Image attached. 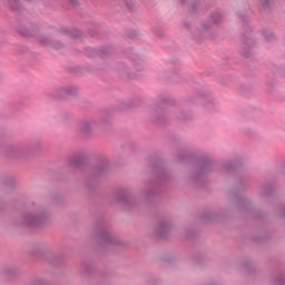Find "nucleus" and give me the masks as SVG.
Returning a JSON list of instances; mask_svg holds the SVG:
<instances>
[{
  "mask_svg": "<svg viewBox=\"0 0 285 285\" xmlns=\"http://www.w3.org/2000/svg\"><path fill=\"white\" fill-rule=\"evenodd\" d=\"M181 1V3H186V0H180Z\"/></svg>",
  "mask_w": 285,
  "mask_h": 285,
  "instance_id": "a211bd4d",
  "label": "nucleus"
},
{
  "mask_svg": "<svg viewBox=\"0 0 285 285\" xmlns=\"http://www.w3.org/2000/svg\"><path fill=\"white\" fill-rule=\"evenodd\" d=\"M242 56L243 57H250V51L246 52V51L243 50L242 51Z\"/></svg>",
  "mask_w": 285,
  "mask_h": 285,
  "instance_id": "ddd939ff",
  "label": "nucleus"
},
{
  "mask_svg": "<svg viewBox=\"0 0 285 285\" xmlns=\"http://www.w3.org/2000/svg\"><path fill=\"white\" fill-rule=\"evenodd\" d=\"M263 10H268L271 8V1L268 0H261Z\"/></svg>",
  "mask_w": 285,
  "mask_h": 285,
  "instance_id": "9b49d317",
  "label": "nucleus"
},
{
  "mask_svg": "<svg viewBox=\"0 0 285 285\" xmlns=\"http://www.w3.org/2000/svg\"><path fill=\"white\" fill-rule=\"evenodd\" d=\"M102 244H117V239L111 234L105 233L101 235Z\"/></svg>",
  "mask_w": 285,
  "mask_h": 285,
  "instance_id": "423d86ee",
  "label": "nucleus"
},
{
  "mask_svg": "<svg viewBox=\"0 0 285 285\" xmlns=\"http://www.w3.org/2000/svg\"><path fill=\"white\" fill-rule=\"evenodd\" d=\"M195 39H208V35H210V26L209 24H200L193 31Z\"/></svg>",
  "mask_w": 285,
  "mask_h": 285,
  "instance_id": "7ed1b4c3",
  "label": "nucleus"
},
{
  "mask_svg": "<svg viewBox=\"0 0 285 285\" xmlns=\"http://www.w3.org/2000/svg\"><path fill=\"white\" fill-rule=\"evenodd\" d=\"M71 3H72V6H75V3H76V0H69Z\"/></svg>",
  "mask_w": 285,
  "mask_h": 285,
  "instance_id": "dca6fc26",
  "label": "nucleus"
},
{
  "mask_svg": "<svg viewBox=\"0 0 285 285\" xmlns=\"http://www.w3.org/2000/svg\"><path fill=\"white\" fill-rule=\"evenodd\" d=\"M38 41L39 43H41L42 46H50V40H48V38L43 37V36H39L38 37Z\"/></svg>",
  "mask_w": 285,
  "mask_h": 285,
  "instance_id": "6e6552de",
  "label": "nucleus"
},
{
  "mask_svg": "<svg viewBox=\"0 0 285 285\" xmlns=\"http://www.w3.org/2000/svg\"><path fill=\"white\" fill-rule=\"evenodd\" d=\"M159 230H166V225H160Z\"/></svg>",
  "mask_w": 285,
  "mask_h": 285,
  "instance_id": "4468645a",
  "label": "nucleus"
},
{
  "mask_svg": "<svg viewBox=\"0 0 285 285\" xmlns=\"http://www.w3.org/2000/svg\"><path fill=\"white\" fill-rule=\"evenodd\" d=\"M31 285H48V283L41 278H36L32 281Z\"/></svg>",
  "mask_w": 285,
  "mask_h": 285,
  "instance_id": "9d476101",
  "label": "nucleus"
},
{
  "mask_svg": "<svg viewBox=\"0 0 285 285\" xmlns=\"http://www.w3.org/2000/svg\"><path fill=\"white\" fill-rule=\"evenodd\" d=\"M63 92H66L67 95H75V92L72 91V88L70 87H66L63 89H61Z\"/></svg>",
  "mask_w": 285,
  "mask_h": 285,
  "instance_id": "f8f14e48",
  "label": "nucleus"
},
{
  "mask_svg": "<svg viewBox=\"0 0 285 285\" xmlns=\"http://www.w3.org/2000/svg\"><path fill=\"white\" fill-rule=\"evenodd\" d=\"M96 126L97 120H82L79 122V130L82 135H90Z\"/></svg>",
  "mask_w": 285,
  "mask_h": 285,
  "instance_id": "20e7f679",
  "label": "nucleus"
},
{
  "mask_svg": "<svg viewBox=\"0 0 285 285\" xmlns=\"http://www.w3.org/2000/svg\"><path fill=\"white\" fill-rule=\"evenodd\" d=\"M39 148V144L30 145L29 148L23 144L10 145L7 147V155L9 157H26L28 150H35Z\"/></svg>",
  "mask_w": 285,
  "mask_h": 285,
  "instance_id": "f257e3e1",
  "label": "nucleus"
},
{
  "mask_svg": "<svg viewBox=\"0 0 285 285\" xmlns=\"http://www.w3.org/2000/svg\"><path fill=\"white\" fill-rule=\"evenodd\" d=\"M19 4H20L19 0H9V6L13 10H17L19 8Z\"/></svg>",
  "mask_w": 285,
  "mask_h": 285,
  "instance_id": "1a4fd4ad",
  "label": "nucleus"
},
{
  "mask_svg": "<svg viewBox=\"0 0 285 285\" xmlns=\"http://www.w3.org/2000/svg\"><path fill=\"white\" fill-rule=\"evenodd\" d=\"M212 20L214 21V23H219L222 21V13L219 12L213 13Z\"/></svg>",
  "mask_w": 285,
  "mask_h": 285,
  "instance_id": "0eeeda50",
  "label": "nucleus"
},
{
  "mask_svg": "<svg viewBox=\"0 0 285 285\" xmlns=\"http://www.w3.org/2000/svg\"><path fill=\"white\" fill-rule=\"evenodd\" d=\"M53 48H61V45L52 43Z\"/></svg>",
  "mask_w": 285,
  "mask_h": 285,
  "instance_id": "2eb2a0df",
  "label": "nucleus"
},
{
  "mask_svg": "<svg viewBox=\"0 0 285 285\" xmlns=\"http://www.w3.org/2000/svg\"><path fill=\"white\" fill-rule=\"evenodd\" d=\"M45 219H46V214L41 212L29 213L22 217V226H31V227L41 226Z\"/></svg>",
  "mask_w": 285,
  "mask_h": 285,
  "instance_id": "f03ea898",
  "label": "nucleus"
},
{
  "mask_svg": "<svg viewBox=\"0 0 285 285\" xmlns=\"http://www.w3.org/2000/svg\"><path fill=\"white\" fill-rule=\"evenodd\" d=\"M18 32L22 35L23 37H35L37 35V31L32 29H28L26 26H20L18 28Z\"/></svg>",
  "mask_w": 285,
  "mask_h": 285,
  "instance_id": "39448f33",
  "label": "nucleus"
},
{
  "mask_svg": "<svg viewBox=\"0 0 285 285\" xmlns=\"http://www.w3.org/2000/svg\"><path fill=\"white\" fill-rule=\"evenodd\" d=\"M281 284H282V285H285V278H284L283 281H281Z\"/></svg>",
  "mask_w": 285,
  "mask_h": 285,
  "instance_id": "f3484780",
  "label": "nucleus"
}]
</instances>
